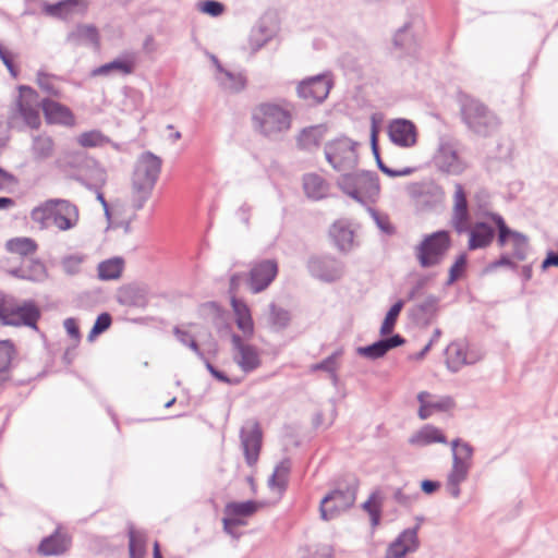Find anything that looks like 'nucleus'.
Returning <instances> with one entry per match:
<instances>
[{"label":"nucleus","mask_w":558,"mask_h":558,"mask_svg":"<svg viewBox=\"0 0 558 558\" xmlns=\"http://www.w3.org/2000/svg\"><path fill=\"white\" fill-rule=\"evenodd\" d=\"M19 92L15 105L8 117L10 128L22 129L28 126L38 129L41 122L40 107L48 123L64 126L75 124L74 114L66 106L51 99L40 100L37 92L29 86L22 85L19 87Z\"/></svg>","instance_id":"nucleus-1"},{"label":"nucleus","mask_w":558,"mask_h":558,"mask_svg":"<svg viewBox=\"0 0 558 558\" xmlns=\"http://www.w3.org/2000/svg\"><path fill=\"white\" fill-rule=\"evenodd\" d=\"M470 210L466 193L461 183L454 184L450 223L457 233H469L468 248L475 251L488 247L494 238L495 229L483 221L470 227Z\"/></svg>","instance_id":"nucleus-2"},{"label":"nucleus","mask_w":558,"mask_h":558,"mask_svg":"<svg viewBox=\"0 0 558 558\" xmlns=\"http://www.w3.org/2000/svg\"><path fill=\"white\" fill-rule=\"evenodd\" d=\"M161 159L150 151L143 153L136 160L130 191V203L140 210L151 196L161 171Z\"/></svg>","instance_id":"nucleus-3"},{"label":"nucleus","mask_w":558,"mask_h":558,"mask_svg":"<svg viewBox=\"0 0 558 558\" xmlns=\"http://www.w3.org/2000/svg\"><path fill=\"white\" fill-rule=\"evenodd\" d=\"M31 219L40 230L51 225L59 231H69L78 225L80 210L75 204L64 198H50L33 208Z\"/></svg>","instance_id":"nucleus-4"},{"label":"nucleus","mask_w":558,"mask_h":558,"mask_svg":"<svg viewBox=\"0 0 558 558\" xmlns=\"http://www.w3.org/2000/svg\"><path fill=\"white\" fill-rule=\"evenodd\" d=\"M253 121L260 134L278 138L291 129L292 107L288 102H263L255 108Z\"/></svg>","instance_id":"nucleus-5"},{"label":"nucleus","mask_w":558,"mask_h":558,"mask_svg":"<svg viewBox=\"0 0 558 558\" xmlns=\"http://www.w3.org/2000/svg\"><path fill=\"white\" fill-rule=\"evenodd\" d=\"M452 452V464L447 474L446 489L453 498L461 495L460 485L466 481L472 468L474 448L461 438L450 442Z\"/></svg>","instance_id":"nucleus-6"},{"label":"nucleus","mask_w":558,"mask_h":558,"mask_svg":"<svg viewBox=\"0 0 558 558\" xmlns=\"http://www.w3.org/2000/svg\"><path fill=\"white\" fill-rule=\"evenodd\" d=\"M462 120L470 131L487 136L499 126V119L478 99L465 96L461 102Z\"/></svg>","instance_id":"nucleus-7"},{"label":"nucleus","mask_w":558,"mask_h":558,"mask_svg":"<svg viewBox=\"0 0 558 558\" xmlns=\"http://www.w3.org/2000/svg\"><path fill=\"white\" fill-rule=\"evenodd\" d=\"M338 185L343 193L362 204L375 201L379 194L378 178L369 171L344 173L338 180Z\"/></svg>","instance_id":"nucleus-8"},{"label":"nucleus","mask_w":558,"mask_h":558,"mask_svg":"<svg viewBox=\"0 0 558 558\" xmlns=\"http://www.w3.org/2000/svg\"><path fill=\"white\" fill-rule=\"evenodd\" d=\"M450 247V233L446 230H439L425 235L414 248V255L421 267L430 268L442 263Z\"/></svg>","instance_id":"nucleus-9"},{"label":"nucleus","mask_w":558,"mask_h":558,"mask_svg":"<svg viewBox=\"0 0 558 558\" xmlns=\"http://www.w3.org/2000/svg\"><path fill=\"white\" fill-rule=\"evenodd\" d=\"M435 168L448 175H460L469 167L468 161L459 154L458 143L449 137H440L433 156Z\"/></svg>","instance_id":"nucleus-10"},{"label":"nucleus","mask_w":558,"mask_h":558,"mask_svg":"<svg viewBox=\"0 0 558 558\" xmlns=\"http://www.w3.org/2000/svg\"><path fill=\"white\" fill-rule=\"evenodd\" d=\"M325 157L336 171H351L357 163L356 143L348 137L330 141L325 145Z\"/></svg>","instance_id":"nucleus-11"},{"label":"nucleus","mask_w":558,"mask_h":558,"mask_svg":"<svg viewBox=\"0 0 558 558\" xmlns=\"http://www.w3.org/2000/svg\"><path fill=\"white\" fill-rule=\"evenodd\" d=\"M357 483L339 487L326 495L320 501V518L325 521L332 520L341 512L351 508L356 499Z\"/></svg>","instance_id":"nucleus-12"},{"label":"nucleus","mask_w":558,"mask_h":558,"mask_svg":"<svg viewBox=\"0 0 558 558\" xmlns=\"http://www.w3.org/2000/svg\"><path fill=\"white\" fill-rule=\"evenodd\" d=\"M39 316V310L33 302H24L23 304L0 303V320L4 325L36 328Z\"/></svg>","instance_id":"nucleus-13"},{"label":"nucleus","mask_w":558,"mask_h":558,"mask_svg":"<svg viewBox=\"0 0 558 558\" xmlns=\"http://www.w3.org/2000/svg\"><path fill=\"white\" fill-rule=\"evenodd\" d=\"M489 217L498 229V245L504 247L510 242L512 247L510 255L518 262L525 260L530 250L527 236L519 231L511 230L500 215L490 214Z\"/></svg>","instance_id":"nucleus-14"},{"label":"nucleus","mask_w":558,"mask_h":558,"mask_svg":"<svg viewBox=\"0 0 558 558\" xmlns=\"http://www.w3.org/2000/svg\"><path fill=\"white\" fill-rule=\"evenodd\" d=\"M408 194L420 210H432L445 201L444 189L434 181L413 183L408 187Z\"/></svg>","instance_id":"nucleus-15"},{"label":"nucleus","mask_w":558,"mask_h":558,"mask_svg":"<svg viewBox=\"0 0 558 558\" xmlns=\"http://www.w3.org/2000/svg\"><path fill=\"white\" fill-rule=\"evenodd\" d=\"M330 73L318 74L303 80L296 88L299 97L311 104H320L329 95L332 87Z\"/></svg>","instance_id":"nucleus-16"},{"label":"nucleus","mask_w":558,"mask_h":558,"mask_svg":"<svg viewBox=\"0 0 558 558\" xmlns=\"http://www.w3.org/2000/svg\"><path fill=\"white\" fill-rule=\"evenodd\" d=\"M310 274L322 281L331 282L343 275V264L336 257L324 255L313 256L307 262Z\"/></svg>","instance_id":"nucleus-17"},{"label":"nucleus","mask_w":558,"mask_h":558,"mask_svg":"<svg viewBox=\"0 0 558 558\" xmlns=\"http://www.w3.org/2000/svg\"><path fill=\"white\" fill-rule=\"evenodd\" d=\"M481 357L477 351L470 350L462 340L452 341L446 349V364L452 373L459 372L464 365L476 363Z\"/></svg>","instance_id":"nucleus-18"},{"label":"nucleus","mask_w":558,"mask_h":558,"mask_svg":"<svg viewBox=\"0 0 558 558\" xmlns=\"http://www.w3.org/2000/svg\"><path fill=\"white\" fill-rule=\"evenodd\" d=\"M262 429L256 421H247L240 432L241 445L248 465H254L262 447Z\"/></svg>","instance_id":"nucleus-19"},{"label":"nucleus","mask_w":558,"mask_h":558,"mask_svg":"<svg viewBox=\"0 0 558 558\" xmlns=\"http://www.w3.org/2000/svg\"><path fill=\"white\" fill-rule=\"evenodd\" d=\"M278 275V264L275 259H264L255 263L248 276V287L253 293L267 289Z\"/></svg>","instance_id":"nucleus-20"},{"label":"nucleus","mask_w":558,"mask_h":558,"mask_svg":"<svg viewBox=\"0 0 558 558\" xmlns=\"http://www.w3.org/2000/svg\"><path fill=\"white\" fill-rule=\"evenodd\" d=\"M233 360L245 373H251L260 366V355L256 347L245 343L239 335L231 337Z\"/></svg>","instance_id":"nucleus-21"},{"label":"nucleus","mask_w":558,"mask_h":558,"mask_svg":"<svg viewBox=\"0 0 558 558\" xmlns=\"http://www.w3.org/2000/svg\"><path fill=\"white\" fill-rule=\"evenodd\" d=\"M417 531L418 526L403 530L388 546L386 558H403L408 554L416 551L420 546Z\"/></svg>","instance_id":"nucleus-22"},{"label":"nucleus","mask_w":558,"mask_h":558,"mask_svg":"<svg viewBox=\"0 0 558 558\" xmlns=\"http://www.w3.org/2000/svg\"><path fill=\"white\" fill-rule=\"evenodd\" d=\"M260 508V504L254 500L242 502H229L225 508L223 530L229 532V525H243L242 518L254 514Z\"/></svg>","instance_id":"nucleus-23"},{"label":"nucleus","mask_w":558,"mask_h":558,"mask_svg":"<svg viewBox=\"0 0 558 558\" xmlns=\"http://www.w3.org/2000/svg\"><path fill=\"white\" fill-rule=\"evenodd\" d=\"M389 137L392 143L401 147H411L416 143L415 125L405 119H397L389 124Z\"/></svg>","instance_id":"nucleus-24"},{"label":"nucleus","mask_w":558,"mask_h":558,"mask_svg":"<svg viewBox=\"0 0 558 558\" xmlns=\"http://www.w3.org/2000/svg\"><path fill=\"white\" fill-rule=\"evenodd\" d=\"M99 32L92 24L76 25L65 38V41L73 47L88 46L95 49L99 48Z\"/></svg>","instance_id":"nucleus-25"},{"label":"nucleus","mask_w":558,"mask_h":558,"mask_svg":"<svg viewBox=\"0 0 558 558\" xmlns=\"http://www.w3.org/2000/svg\"><path fill=\"white\" fill-rule=\"evenodd\" d=\"M329 234L339 251L348 253L354 247V231L349 220L335 221L330 227Z\"/></svg>","instance_id":"nucleus-26"},{"label":"nucleus","mask_w":558,"mask_h":558,"mask_svg":"<svg viewBox=\"0 0 558 558\" xmlns=\"http://www.w3.org/2000/svg\"><path fill=\"white\" fill-rule=\"evenodd\" d=\"M29 154L32 160L36 163L48 161L56 154V143L53 138L46 133L32 136Z\"/></svg>","instance_id":"nucleus-27"},{"label":"nucleus","mask_w":558,"mask_h":558,"mask_svg":"<svg viewBox=\"0 0 558 558\" xmlns=\"http://www.w3.org/2000/svg\"><path fill=\"white\" fill-rule=\"evenodd\" d=\"M405 339L400 335H393L389 338L380 339L369 345L359 347L356 352L359 355L376 360L383 357L389 350L404 344Z\"/></svg>","instance_id":"nucleus-28"},{"label":"nucleus","mask_w":558,"mask_h":558,"mask_svg":"<svg viewBox=\"0 0 558 558\" xmlns=\"http://www.w3.org/2000/svg\"><path fill=\"white\" fill-rule=\"evenodd\" d=\"M87 7V0H60L53 4L45 3L44 12L49 16L68 19L76 13H84Z\"/></svg>","instance_id":"nucleus-29"},{"label":"nucleus","mask_w":558,"mask_h":558,"mask_svg":"<svg viewBox=\"0 0 558 558\" xmlns=\"http://www.w3.org/2000/svg\"><path fill=\"white\" fill-rule=\"evenodd\" d=\"M10 275L22 280L43 282L48 277V271L39 259L25 260L20 267L9 270Z\"/></svg>","instance_id":"nucleus-30"},{"label":"nucleus","mask_w":558,"mask_h":558,"mask_svg":"<svg viewBox=\"0 0 558 558\" xmlns=\"http://www.w3.org/2000/svg\"><path fill=\"white\" fill-rule=\"evenodd\" d=\"M303 190L312 201H320L330 195L331 185L317 173H306L303 177Z\"/></svg>","instance_id":"nucleus-31"},{"label":"nucleus","mask_w":558,"mask_h":558,"mask_svg":"<svg viewBox=\"0 0 558 558\" xmlns=\"http://www.w3.org/2000/svg\"><path fill=\"white\" fill-rule=\"evenodd\" d=\"M213 60L217 68L216 81L220 87L230 93H238L244 88L246 81L241 73H234L223 69L215 57Z\"/></svg>","instance_id":"nucleus-32"},{"label":"nucleus","mask_w":558,"mask_h":558,"mask_svg":"<svg viewBox=\"0 0 558 558\" xmlns=\"http://www.w3.org/2000/svg\"><path fill=\"white\" fill-rule=\"evenodd\" d=\"M409 442L412 446L425 447L436 442L447 444V437L438 427L426 424L409 438Z\"/></svg>","instance_id":"nucleus-33"},{"label":"nucleus","mask_w":558,"mask_h":558,"mask_svg":"<svg viewBox=\"0 0 558 558\" xmlns=\"http://www.w3.org/2000/svg\"><path fill=\"white\" fill-rule=\"evenodd\" d=\"M117 299L121 305L134 307H142L147 302L145 289L135 284L120 288Z\"/></svg>","instance_id":"nucleus-34"},{"label":"nucleus","mask_w":558,"mask_h":558,"mask_svg":"<svg viewBox=\"0 0 558 558\" xmlns=\"http://www.w3.org/2000/svg\"><path fill=\"white\" fill-rule=\"evenodd\" d=\"M231 305L238 328L244 336H252L254 332V323L248 306L242 300L234 296L231 299Z\"/></svg>","instance_id":"nucleus-35"},{"label":"nucleus","mask_w":558,"mask_h":558,"mask_svg":"<svg viewBox=\"0 0 558 558\" xmlns=\"http://www.w3.org/2000/svg\"><path fill=\"white\" fill-rule=\"evenodd\" d=\"M70 546V538L62 533H54L44 538L38 551L44 556H57L63 554Z\"/></svg>","instance_id":"nucleus-36"},{"label":"nucleus","mask_w":558,"mask_h":558,"mask_svg":"<svg viewBox=\"0 0 558 558\" xmlns=\"http://www.w3.org/2000/svg\"><path fill=\"white\" fill-rule=\"evenodd\" d=\"M87 177H77L76 180L89 190H100L107 182L106 170L95 160H87Z\"/></svg>","instance_id":"nucleus-37"},{"label":"nucleus","mask_w":558,"mask_h":558,"mask_svg":"<svg viewBox=\"0 0 558 558\" xmlns=\"http://www.w3.org/2000/svg\"><path fill=\"white\" fill-rule=\"evenodd\" d=\"M134 70V62L129 59L118 58L105 63L92 71V76H109L113 73L122 75L131 74Z\"/></svg>","instance_id":"nucleus-38"},{"label":"nucleus","mask_w":558,"mask_h":558,"mask_svg":"<svg viewBox=\"0 0 558 558\" xmlns=\"http://www.w3.org/2000/svg\"><path fill=\"white\" fill-rule=\"evenodd\" d=\"M130 558H144L146 555V533L128 525Z\"/></svg>","instance_id":"nucleus-39"},{"label":"nucleus","mask_w":558,"mask_h":558,"mask_svg":"<svg viewBox=\"0 0 558 558\" xmlns=\"http://www.w3.org/2000/svg\"><path fill=\"white\" fill-rule=\"evenodd\" d=\"M124 267V260L121 257H112L98 264V277L100 280H116L120 278Z\"/></svg>","instance_id":"nucleus-40"},{"label":"nucleus","mask_w":558,"mask_h":558,"mask_svg":"<svg viewBox=\"0 0 558 558\" xmlns=\"http://www.w3.org/2000/svg\"><path fill=\"white\" fill-rule=\"evenodd\" d=\"M326 133V128L323 125H314L304 129L299 137L298 143L304 149H312L317 147L323 141Z\"/></svg>","instance_id":"nucleus-41"},{"label":"nucleus","mask_w":558,"mask_h":558,"mask_svg":"<svg viewBox=\"0 0 558 558\" xmlns=\"http://www.w3.org/2000/svg\"><path fill=\"white\" fill-rule=\"evenodd\" d=\"M14 347L9 340L0 341V386L9 379Z\"/></svg>","instance_id":"nucleus-42"},{"label":"nucleus","mask_w":558,"mask_h":558,"mask_svg":"<svg viewBox=\"0 0 558 558\" xmlns=\"http://www.w3.org/2000/svg\"><path fill=\"white\" fill-rule=\"evenodd\" d=\"M342 350L339 349L335 351L332 354L324 359L322 362L313 364L311 366V372H318L324 371L330 374L331 380L333 385H337L338 383V375H337V368H338V360L342 355Z\"/></svg>","instance_id":"nucleus-43"},{"label":"nucleus","mask_w":558,"mask_h":558,"mask_svg":"<svg viewBox=\"0 0 558 558\" xmlns=\"http://www.w3.org/2000/svg\"><path fill=\"white\" fill-rule=\"evenodd\" d=\"M270 327L274 330L280 331L286 329L291 320V315L289 311L277 306L276 304L269 305V317H268Z\"/></svg>","instance_id":"nucleus-44"},{"label":"nucleus","mask_w":558,"mask_h":558,"mask_svg":"<svg viewBox=\"0 0 558 558\" xmlns=\"http://www.w3.org/2000/svg\"><path fill=\"white\" fill-rule=\"evenodd\" d=\"M290 468L291 464L288 459L282 460L280 463H278L274 470V473L268 480L269 486L271 488H277L278 490H283L287 485Z\"/></svg>","instance_id":"nucleus-45"},{"label":"nucleus","mask_w":558,"mask_h":558,"mask_svg":"<svg viewBox=\"0 0 558 558\" xmlns=\"http://www.w3.org/2000/svg\"><path fill=\"white\" fill-rule=\"evenodd\" d=\"M381 507L383 496L378 490L374 492L363 504V509L369 514L371 523L374 527L380 522Z\"/></svg>","instance_id":"nucleus-46"},{"label":"nucleus","mask_w":558,"mask_h":558,"mask_svg":"<svg viewBox=\"0 0 558 558\" xmlns=\"http://www.w3.org/2000/svg\"><path fill=\"white\" fill-rule=\"evenodd\" d=\"M80 146L85 148L102 147L110 142V140L98 130H92L81 133L76 137Z\"/></svg>","instance_id":"nucleus-47"},{"label":"nucleus","mask_w":558,"mask_h":558,"mask_svg":"<svg viewBox=\"0 0 558 558\" xmlns=\"http://www.w3.org/2000/svg\"><path fill=\"white\" fill-rule=\"evenodd\" d=\"M7 248L22 256L33 254L37 250V244L29 238H16L8 241Z\"/></svg>","instance_id":"nucleus-48"},{"label":"nucleus","mask_w":558,"mask_h":558,"mask_svg":"<svg viewBox=\"0 0 558 558\" xmlns=\"http://www.w3.org/2000/svg\"><path fill=\"white\" fill-rule=\"evenodd\" d=\"M404 302L402 300H399L396 302L387 312L386 317L381 324L380 327V335L381 336H388L392 332L396 322L398 319V316L403 308Z\"/></svg>","instance_id":"nucleus-49"},{"label":"nucleus","mask_w":558,"mask_h":558,"mask_svg":"<svg viewBox=\"0 0 558 558\" xmlns=\"http://www.w3.org/2000/svg\"><path fill=\"white\" fill-rule=\"evenodd\" d=\"M393 44L396 47L404 50H410L414 46V37L411 32V24L405 23L402 27H400L395 36Z\"/></svg>","instance_id":"nucleus-50"},{"label":"nucleus","mask_w":558,"mask_h":558,"mask_svg":"<svg viewBox=\"0 0 558 558\" xmlns=\"http://www.w3.org/2000/svg\"><path fill=\"white\" fill-rule=\"evenodd\" d=\"M85 258V255L78 253L65 255L60 262L61 267L66 275L74 276L81 271Z\"/></svg>","instance_id":"nucleus-51"},{"label":"nucleus","mask_w":558,"mask_h":558,"mask_svg":"<svg viewBox=\"0 0 558 558\" xmlns=\"http://www.w3.org/2000/svg\"><path fill=\"white\" fill-rule=\"evenodd\" d=\"M56 77L44 72H38L37 84L40 89L50 96L60 97L61 90L54 83Z\"/></svg>","instance_id":"nucleus-52"},{"label":"nucleus","mask_w":558,"mask_h":558,"mask_svg":"<svg viewBox=\"0 0 558 558\" xmlns=\"http://www.w3.org/2000/svg\"><path fill=\"white\" fill-rule=\"evenodd\" d=\"M468 257L465 253L460 254L449 269L447 286L454 283L466 268Z\"/></svg>","instance_id":"nucleus-53"},{"label":"nucleus","mask_w":558,"mask_h":558,"mask_svg":"<svg viewBox=\"0 0 558 558\" xmlns=\"http://www.w3.org/2000/svg\"><path fill=\"white\" fill-rule=\"evenodd\" d=\"M371 216L375 221L377 228L386 235H392L396 232L395 227L391 225L387 215L380 214L375 209H371Z\"/></svg>","instance_id":"nucleus-54"},{"label":"nucleus","mask_w":558,"mask_h":558,"mask_svg":"<svg viewBox=\"0 0 558 558\" xmlns=\"http://www.w3.org/2000/svg\"><path fill=\"white\" fill-rule=\"evenodd\" d=\"M174 335L177 336L178 340L183 344L189 347L191 350H193L199 359H204V353L199 350L197 342L195 339L190 335V332L180 329L179 327H175L173 330Z\"/></svg>","instance_id":"nucleus-55"},{"label":"nucleus","mask_w":558,"mask_h":558,"mask_svg":"<svg viewBox=\"0 0 558 558\" xmlns=\"http://www.w3.org/2000/svg\"><path fill=\"white\" fill-rule=\"evenodd\" d=\"M499 267H508L512 270H515L518 268V265L514 262V258L510 254L502 253L498 259L492 262L490 264H488L486 266L485 272H492Z\"/></svg>","instance_id":"nucleus-56"},{"label":"nucleus","mask_w":558,"mask_h":558,"mask_svg":"<svg viewBox=\"0 0 558 558\" xmlns=\"http://www.w3.org/2000/svg\"><path fill=\"white\" fill-rule=\"evenodd\" d=\"M433 411H447L454 407V400L450 396L427 398Z\"/></svg>","instance_id":"nucleus-57"},{"label":"nucleus","mask_w":558,"mask_h":558,"mask_svg":"<svg viewBox=\"0 0 558 558\" xmlns=\"http://www.w3.org/2000/svg\"><path fill=\"white\" fill-rule=\"evenodd\" d=\"M110 325H111V316L108 313L100 314L97 317V319L88 335V338L93 339V337L107 330L110 327Z\"/></svg>","instance_id":"nucleus-58"},{"label":"nucleus","mask_w":558,"mask_h":558,"mask_svg":"<svg viewBox=\"0 0 558 558\" xmlns=\"http://www.w3.org/2000/svg\"><path fill=\"white\" fill-rule=\"evenodd\" d=\"M199 9L203 13L210 16H219L222 14L225 7L221 2L215 0H206L201 3Z\"/></svg>","instance_id":"nucleus-59"},{"label":"nucleus","mask_w":558,"mask_h":558,"mask_svg":"<svg viewBox=\"0 0 558 558\" xmlns=\"http://www.w3.org/2000/svg\"><path fill=\"white\" fill-rule=\"evenodd\" d=\"M427 398H430V395L426 391H422L417 395V400L420 402L418 409V417L421 420H426L433 414V409L427 401Z\"/></svg>","instance_id":"nucleus-60"},{"label":"nucleus","mask_w":558,"mask_h":558,"mask_svg":"<svg viewBox=\"0 0 558 558\" xmlns=\"http://www.w3.org/2000/svg\"><path fill=\"white\" fill-rule=\"evenodd\" d=\"M0 59L3 62V64L7 66L8 71L13 77H16L19 74L17 69L14 66L13 63V54L10 50H8L5 47H3L0 44Z\"/></svg>","instance_id":"nucleus-61"},{"label":"nucleus","mask_w":558,"mask_h":558,"mask_svg":"<svg viewBox=\"0 0 558 558\" xmlns=\"http://www.w3.org/2000/svg\"><path fill=\"white\" fill-rule=\"evenodd\" d=\"M64 325V328L66 330V332L69 333V336L75 340H78L80 339V330H78V326H77V323L74 318H66L63 323Z\"/></svg>","instance_id":"nucleus-62"},{"label":"nucleus","mask_w":558,"mask_h":558,"mask_svg":"<svg viewBox=\"0 0 558 558\" xmlns=\"http://www.w3.org/2000/svg\"><path fill=\"white\" fill-rule=\"evenodd\" d=\"M395 500L402 506H411L415 497L405 495L401 489H397L393 494Z\"/></svg>","instance_id":"nucleus-63"},{"label":"nucleus","mask_w":558,"mask_h":558,"mask_svg":"<svg viewBox=\"0 0 558 558\" xmlns=\"http://www.w3.org/2000/svg\"><path fill=\"white\" fill-rule=\"evenodd\" d=\"M550 266L558 267V253L550 251L542 263V269L545 270Z\"/></svg>","instance_id":"nucleus-64"}]
</instances>
